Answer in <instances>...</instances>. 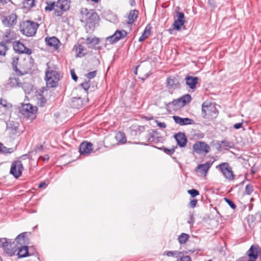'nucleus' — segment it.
Segmentation results:
<instances>
[{
  "mask_svg": "<svg viewBox=\"0 0 261 261\" xmlns=\"http://www.w3.org/2000/svg\"><path fill=\"white\" fill-rule=\"evenodd\" d=\"M248 261H255V259H252L249 260Z\"/></svg>",
  "mask_w": 261,
  "mask_h": 261,
  "instance_id": "obj_64",
  "label": "nucleus"
},
{
  "mask_svg": "<svg viewBox=\"0 0 261 261\" xmlns=\"http://www.w3.org/2000/svg\"><path fill=\"white\" fill-rule=\"evenodd\" d=\"M23 170V167L21 162L16 161L12 164L10 173L15 178H18L21 175Z\"/></svg>",
  "mask_w": 261,
  "mask_h": 261,
  "instance_id": "obj_7",
  "label": "nucleus"
},
{
  "mask_svg": "<svg viewBox=\"0 0 261 261\" xmlns=\"http://www.w3.org/2000/svg\"><path fill=\"white\" fill-rule=\"evenodd\" d=\"M212 164V163L207 162L205 164L198 165L196 168V171L205 176Z\"/></svg>",
  "mask_w": 261,
  "mask_h": 261,
  "instance_id": "obj_15",
  "label": "nucleus"
},
{
  "mask_svg": "<svg viewBox=\"0 0 261 261\" xmlns=\"http://www.w3.org/2000/svg\"><path fill=\"white\" fill-rule=\"evenodd\" d=\"M11 123H12L11 122H9V123L7 124L8 127H11L10 126L11 125Z\"/></svg>",
  "mask_w": 261,
  "mask_h": 261,
  "instance_id": "obj_62",
  "label": "nucleus"
},
{
  "mask_svg": "<svg viewBox=\"0 0 261 261\" xmlns=\"http://www.w3.org/2000/svg\"><path fill=\"white\" fill-rule=\"evenodd\" d=\"M3 23L7 27H11L17 22V16L15 14H11L8 16L2 17Z\"/></svg>",
  "mask_w": 261,
  "mask_h": 261,
  "instance_id": "obj_13",
  "label": "nucleus"
},
{
  "mask_svg": "<svg viewBox=\"0 0 261 261\" xmlns=\"http://www.w3.org/2000/svg\"><path fill=\"white\" fill-rule=\"evenodd\" d=\"M38 27L39 24L37 23L30 20L24 21L20 25L21 32L28 37L34 36Z\"/></svg>",
  "mask_w": 261,
  "mask_h": 261,
  "instance_id": "obj_3",
  "label": "nucleus"
},
{
  "mask_svg": "<svg viewBox=\"0 0 261 261\" xmlns=\"http://www.w3.org/2000/svg\"><path fill=\"white\" fill-rule=\"evenodd\" d=\"M177 261H192L190 256H185L180 257Z\"/></svg>",
  "mask_w": 261,
  "mask_h": 261,
  "instance_id": "obj_44",
  "label": "nucleus"
},
{
  "mask_svg": "<svg viewBox=\"0 0 261 261\" xmlns=\"http://www.w3.org/2000/svg\"><path fill=\"white\" fill-rule=\"evenodd\" d=\"M143 33L148 36L150 34V28H148V26H147Z\"/></svg>",
  "mask_w": 261,
  "mask_h": 261,
  "instance_id": "obj_55",
  "label": "nucleus"
},
{
  "mask_svg": "<svg viewBox=\"0 0 261 261\" xmlns=\"http://www.w3.org/2000/svg\"><path fill=\"white\" fill-rule=\"evenodd\" d=\"M118 144H124L126 142V138L123 133L119 132L115 136Z\"/></svg>",
  "mask_w": 261,
  "mask_h": 261,
  "instance_id": "obj_27",
  "label": "nucleus"
},
{
  "mask_svg": "<svg viewBox=\"0 0 261 261\" xmlns=\"http://www.w3.org/2000/svg\"><path fill=\"white\" fill-rule=\"evenodd\" d=\"M92 144L90 142H83L79 147V151L82 155H88L92 150Z\"/></svg>",
  "mask_w": 261,
  "mask_h": 261,
  "instance_id": "obj_11",
  "label": "nucleus"
},
{
  "mask_svg": "<svg viewBox=\"0 0 261 261\" xmlns=\"http://www.w3.org/2000/svg\"><path fill=\"white\" fill-rule=\"evenodd\" d=\"M165 253L168 256H174L175 257H178L179 256L180 252L177 251H168L166 252Z\"/></svg>",
  "mask_w": 261,
  "mask_h": 261,
  "instance_id": "obj_34",
  "label": "nucleus"
},
{
  "mask_svg": "<svg viewBox=\"0 0 261 261\" xmlns=\"http://www.w3.org/2000/svg\"><path fill=\"white\" fill-rule=\"evenodd\" d=\"M39 159H42L44 161H48L49 160V156L48 155H45L44 156H40L39 158Z\"/></svg>",
  "mask_w": 261,
  "mask_h": 261,
  "instance_id": "obj_57",
  "label": "nucleus"
},
{
  "mask_svg": "<svg viewBox=\"0 0 261 261\" xmlns=\"http://www.w3.org/2000/svg\"><path fill=\"white\" fill-rule=\"evenodd\" d=\"M96 71H93L86 74V76L89 79H91L94 78L96 76Z\"/></svg>",
  "mask_w": 261,
  "mask_h": 261,
  "instance_id": "obj_42",
  "label": "nucleus"
},
{
  "mask_svg": "<svg viewBox=\"0 0 261 261\" xmlns=\"http://www.w3.org/2000/svg\"><path fill=\"white\" fill-rule=\"evenodd\" d=\"M70 0H58L54 2H46L47 6L45 7V11L54 10V14L56 16H61L63 13L70 8Z\"/></svg>",
  "mask_w": 261,
  "mask_h": 261,
  "instance_id": "obj_1",
  "label": "nucleus"
},
{
  "mask_svg": "<svg viewBox=\"0 0 261 261\" xmlns=\"http://www.w3.org/2000/svg\"><path fill=\"white\" fill-rule=\"evenodd\" d=\"M218 167L219 168L220 170L226 178L229 180L233 179L234 175L231 168L227 163H222L217 166V168Z\"/></svg>",
  "mask_w": 261,
  "mask_h": 261,
  "instance_id": "obj_6",
  "label": "nucleus"
},
{
  "mask_svg": "<svg viewBox=\"0 0 261 261\" xmlns=\"http://www.w3.org/2000/svg\"><path fill=\"white\" fill-rule=\"evenodd\" d=\"M172 103L174 106H176L178 107H182V106H180L181 105V101L180 100V99H177L175 100H174L172 101Z\"/></svg>",
  "mask_w": 261,
  "mask_h": 261,
  "instance_id": "obj_43",
  "label": "nucleus"
},
{
  "mask_svg": "<svg viewBox=\"0 0 261 261\" xmlns=\"http://www.w3.org/2000/svg\"><path fill=\"white\" fill-rule=\"evenodd\" d=\"M84 49L83 46L81 45H79L76 48V51L78 52L77 56L81 57L84 56L86 53H84Z\"/></svg>",
  "mask_w": 261,
  "mask_h": 261,
  "instance_id": "obj_35",
  "label": "nucleus"
},
{
  "mask_svg": "<svg viewBox=\"0 0 261 261\" xmlns=\"http://www.w3.org/2000/svg\"><path fill=\"white\" fill-rule=\"evenodd\" d=\"M188 193L190 194L193 197H194L199 194V192L195 189L189 190L188 191Z\"/></svg>",
  "mask_w": 261,
  "mask_h": 261,
  "instance_id": "obj_38",
  "label": "nucleus"
},
{
  "mask_svg": "<svg viewBox=\"0 0 261 261\" xmlns=\"http://www.w3.org/2000/svg\"><path fill=\"white\" fill-rule=\"evenodd\" d=\"M165 152H167L169 154H172L174 152V149H165Z\"/></svg>",
  "mask_w": 261,
  "mask_h": 261,
  "instance_id": "obj_56",
  "label": "nucleus"
},
{
  "mask_svg": "<svg viewBox=\"0 0 261 261\" xmlns=\"http://www.w3.org/2000/svg\"><path fill=\"white\" fill-rule=\"evenodd\" d=\"M45 42L50 46H53L54 48H57L58 44L60 42L58 39L55 37H46L45 38Z\"/></svg>",
  "mask_w": 261,
  "mask_h": 261,
  "instance_id": "obj_20",
  "label": "nucleus"
},
{
  "mask_svg": "<svg viewBox=\"0 0 261 261\" xmlns=\"http://www.w3.org/2000/svg\"><path fill=\"white\" fill-rule=\"evenodd\" d=\"M0 104L2 105L4 107H7V102L5 100H3L2 99H0Z\"/></svg>",
  "mask_w": 261,
  "mask_h": 261,
  "instance_id": "obj_54",
  "label": "nucleus"
},
{
  "mask_svg": "<svg viewBox=\"0 0 261 261\" xmlns=\"http://www.w3.org/2000/svg\"><path fill=\"white\" fill-rule=\"evenodd\" d=\"M37 111V108L30 103L22 104L21 106L19 108L20 113L31 119H34L36 117L35 114Z\"/></svg>",
  "mask_w": 261,
  "mask_h": 261,
  "instance_id": "obj_5",
  "label": "nucleus"
},
{
  "mask_svg": "<svg viewBox=\"0 0 261 261\" xmlns=\"http://www.w3.org/2000/svg\"><path fill=\"white\" fill-rule=\"evenodd\" d=\"M167 83L169 88H175L177 87L178 81L175 77H169L167 80Z\"/></svg>",
  "mask_w": 261,
  "mask_h": 261,
  "instance_id": "obj_26",
  "label": "nucleus"
},
{
  "mask_svg": "<svg viewBox=\"0 0 261 261\" xmlns=\"http://www.w3.org/2000/svg\"><path fill=\"white\" fill-rule=\"evenodd\" d=\"M19 58L17 57H14L12 58V66L13 68V69L16 71V72L17 73L18 72H20L18 69H17V64L18 62Z\"/></svg>",
  "mask_w": 261,
  "mask_h": 261,
  "instance_id": "obj_31",
  "label": "nucleus"
},
{
  "mask_svg": "<svg viewBox=\"0 0 261 261\" xmlns=\"http://www.w3.org/2000/svg\"><path fill=\"white\" fill-rule=\"evenodd\" d=\"M13 149L12 148H8L3 145V147H2V150H1L0 152H3V153H11V152H13Z\"/></svg>",
  "mask_w": 261,
  "mask_h": 261,
  "instance_id": "obj_40",
  "label": "nucleus"
},
{
  "mask_svg": "<svg viewBox=\"0 0 261 261\" xmlns=\"http://www.w3.org/2000/svg\"><path fill=\"white\" fill-rule=\"evenodd\" d=\"M197 203V200L196 199H193L190 201L189 205L191 207L194 208L196 206Z\"/></svg>",
  "mask_w": 261,
  "mask_h": 261,
  "instance_id": "obj_46",
  "label": "nucleus"
},
{
  "mask_svg": "<svg viewBox=\"0 0 261 261\" xmlns=\"http://www.w3.org/2000/svg\"><path fill=\"white\" fill-rule=\"evenodd\" d=\"M13 245H14V242H13V243H12V246H11V247H8V249L9 250H13L14 251V254H15V252H16L17 250V248H16L14 246H13Z\"/></svg>",
  "mask_w": 261,
  "mask_h": 261,
  "instance_id": "obj_51",
  "label": "nucleus"
},
{
  "mask_svg": "<svg viewBox=\"0 0 261 261\" xmlns=\"http://www.w3.org/2000/svg\"><path fill=\"white\" fill-rule=\"evenodd\" d=\"M174 18L175 21L173 24V28L175 30H179L185 22V15L182 12H176Z\"/></svg>",
  "mask_w": 261,
  "mask_h": 261,
  "instance_id": "obj_9",
  "label": "nucleus"
},
{
  "mask_svg": "<svg viewBox=\"0 0 261 261\" xmlns=\"http://www.w3.org/2000/svg\"><path fill=\"white\" fill-rule=\"evenodd\" d=\"M193 150L198 153H207L210 151V146L205 143L203 142H198L193 146Z\"/></svg>",
  "mask_w": 261,
  "mask_h": 261,
  "instance_id": "obj_10",
  "label": "nucleus"
},
{
  "mask_svg": "<svg viewBox=\"0 0 261 261\" xmlns=\"http://www.w3.org/2000/svg\"><path fill=\"white\" fill-rule=\"evenodd\" d=\"M221 144L226 147H230V144L227 141H222Z\"/></svg>",
  "mask_w": 261,
  "mask_h": 261,
  "instance_id": "obj_50",
  "label": "nucleus"
},
{
  "mask_svg": "<svg viewBox=\"0 0 261 261\" xmlns=\"http://www.w3.org/2000/svg\"><path fill=\"white\" fill-rule=\"evenodd\" d=\"M34 0H24L23 4L26 8H32L34 6Z\"/></svg>",
  "mask_w": 261,
  "mask_h": 261,
  "instance_id": "obj_36",
  "label": "nucleus"
},
{
  "mask_svg": "<svg viewBox=\"0 0 261 261\" xmlns=\"http://www.w3.org/2000/svg\"><path fill=\"white\" fill-rule=\"evenodd\" d=\"M10 1V0H0V3H2L3 4H5L7 3Z\"/></svg>",
  "mask_w": 261,
  "mask_h": 261,
  "instance_id": "obj_60",
  "label": "nucleus"
},
{
  "mask_svg": "<svg viewBox=\"0 0 261 261\" xmlns=\"http://www.w3.org/2000/svg\"><path fill=\"white\" fill-rule=\"evenodd\" d=\"M12 243L11 242H8L7 239L4 242L2 248L4 250V251L9 256H12L14 255V251L12 250H9L8 247H11Z\"/></svg>",
  "mask_w": 261,
  "mask_h": 261,
  "instance_id": "obj_23",
  "label": "nucleus"
},
{
  "mask_svg": "<svg viewBox=\"0 0 261 261\" xmlns=\"http://www.w3.org/2000/svg\"><path fill=\"white\" fill-rule=\"evenodd\" d=\"M13 48L16 52L19 54H25L28 55L32 54L31 50L26 47L23 43L20 42H16L14 43Z\"/></svg>",
  "mask_w": 261,
  "mask_h": 261,
  "instance_id": "obj_12",
  "label": "nucleus"
},
{
  "mask_svg": "<svg viewBox=\"0 0 261 261\" xmlns=\"http://www.w3.org/2000/svg\"><path fill=\"white\" fill-rule=\"evenodd\" d=\"M17 124H15L14 125H13V126H12L11 128L14 129V130H16V129L17 128Z\"/></svg>",
  "mask_w": 261,
  "mask_h": 261,
  "instance_id": "obj_61",
  "label": "nucleus"
},
{
  "mask_svg": "<svg viewBox=\"0 0 261 261\" xmlns=\"http://www.w3.org/2000/svg\"><path fill=\"white\" fill-rule=\"evenodd\" d=\"M199 79L197 77L188 76L186 77V84L191 89H194L198 82Z\"/></svg>",
  "mask_w": 261,
  "mask_h": 261,
  "instance_id": "obj_17",
  "label": "nucleus"
},
{
  "mask_svg": "<svg viewBox=\"0 0 261 261\" xmlns=\"http://www.w3.org/2000/svg\"><path fill=\"white\" fill-rule=\"evenodd\" d=\"M70 72H71V74L72 79L74 81H76L77 80V76H76L74 70L73 69L71 70Z\"/></svg>",
  "mask_w": 261,
  "mask_h": 261,
  "instance_id": "obj_47",
  "label": "nucleus"
},
{
  "mask_svg": "<svg viewBox=\"0 0 261 261\" xmlns=\"http://www.w3.org/2000/svg\"><path fill=\"white\" fill-rule=\"evenodd\" d=\"M29 261H40L39 258L38 256L35 255L33 256L29 260Z\"/></svg>",
  "mask_w": 261,
  "mask_h": 261,
  "instance_id": "obj_53",
  "label": "nucleus"
},
{
  "mask_svg": "<svg viewBox=\"0 0 261 261\" xmlns=\"http://www.w3.org/2000/svg\"><path fill=\"white\" fill-rule=\"evenodd\" d=\"M8 84L11 87H20L21 86V82L18 77H11L9 78Z\"/></svg>",
  "mask_w": 261,
  "mask_h": 261,
  "instance_id": "obj_24",
  "label": "nucleus"
},
{
  "mask_svg": "<svg viewBox=\"0 0 261 261\" xmlns=\"http://www.w3.org/2000/svg\"><path fill=\"white\" fill-rule=\"evenodd\" d=\"M225 201L227 203V204L233 209V210H234L236 208V204L234 203V202L231 201V200L228 199V198H224Z\"/></svg>",
  "mask_w": 261,
  "mask_h": 261,
  "instance_id": "obj_39",
  "label": "nucleus"
},
{
  "mask_svg": "<svg viewBox=\"0 0 261 261\" xmlns=\"http://www.w3.org/2000/svg\"><path fill=\"white\" fill-rule=\"evenodd\" d=\"M202 107V112L203 114L206 115V110H207L208 106L207 105H205V103H203Z\"/></svg>",
  "mask_w": 261,
  "mask_h": 261,
  "instance_id": "obj_45",
  "label": "nucleus"
},
{
  "mask_svg": "<svg viewBox=\"0 0 261 261\" xmlns=\"http://www.w3.org/2000/svg\"><path fill=\"white\" fill-rule=\"evenodd\" d=\"M46 85L49 87H54L60 80V75L56 70L48 69L45 74Z\"/></svg>",
  "mask_w": 261,
  "mask_h": 261,
  "instance_id": "obj_4",
  "label": "nucleus"
},
{
  "mask_svg": "<svg viewBox=\"0 0 261 261\" xmlns=\"http://www.w3.org/2000/svg\"><path fill=\"white\" fill-rule=\"evenodd\" d=\"M138 67H139V66L137 67L136 70L134 71V73H135V74H137V68H138Z\"/></svg>",
  "mask_w": 261,
  "mask_h": 261,
  "instance_id": "obj_63",
  "label": "nucleus"
},
{
  "mask_svg": "<svg viewBox=\"0 0 261 261\" xmlns=\"http://www.w3.org/2000/svg\"><path fill=\"white\" fill-rule=\"evenodd\" d=\"M173 119L175 122L180 125H185L194 124L193 120L188 118H181L178 116H173Z\"/></svg>",
  "mask_w": 261,
  "mask_h": 261,
  "instance_id": "obj_14",
  "label": "nucleus"
},
{
  "mask_svg": "<svg viewBox=\"0 0 261 261\" xmlns=\"http://www.w3.org/2000/svg\"><path fill=\"white\" fill-rule=\"evenodd\" d=\"M189 236L188 234L182 233L178 237V241L180 244H184L189 239Z\"/></svg>",
  "mask_w": 261,
  "mask_h": 261,
  "instance_id": "obj_32",
  "label": "nucleus"
},
{
  "mask_svg": "<svg viewBox=\"0 0 261 261\" xmlns=\"http://www.w3.org/2000/svg\"><path fill=\"white\" fill-rule=\"evenodd\" d=\"M127 35V32L124 30H117L112 36L107 38L106 40L110 43H114L121 39L124 38Z\"/></svg>",
  "mask_w": 261,
  "mask_h": 261,
  "instance_id": "obj_8",
  "label": "nucleus"
},
{
  "mask_svg": "<svg viewBox=\"0 0 261 261\" xmlns=\"http://www.w3.org/2000/svg\"><path fill=\"white\" fill-rule=\"evenodd\" d=\"M156 122L158 126H159V127L164 128L166 127V124L164 122H161L158 121H156Z\"/></svg>",
  "mask_w": 261,
  "mask_h": 261,
  "instance_id": "obj_49",
  "label": "nucleus"
},
{
  "mask_svg": "<svg viewBox=\"0 0 261 261\" xmlns=\"http://www.w3.org/2000/svg\"><path fill=\"white\" fill-rule=\"evenodd\" d=\"M257 246H251L247 252L248 256L250 259H256L257 258Z\"/></svg>",
  "mask_w": 261,
  "mask_h": 261,
  "instance_id": "obj_18",
  "label": "nucleus"
},
{
  "mask_svg": "<svg viewBox=\"0 0 261 261\" xmlns=\"http://www.w3.org/2000/svg\"><path fill=\"white\" fill-rule=\"evenodd\" d=\"M25 232L21 233L15 239L16 242L20 246L25 245L28 243V239L25 237Z\"/></svg>",
  "mask_w": 261,
  "mask_h": 261,
  "instance_id": "obj_25",
  "label": "nucleus"
},
{
  "mask_svg": "<svg viewBox=\"0 0 261 261\" xmlns=\"http://www.w3.org/2000/svg\"><path fill=\"white\" fill-rule=\"evenodd\" d=\"M20 87H22L25 93H30L32 90L33 88L31 84L27 82L21 83V86Z\"/></svg>",
  "mask_w": 261,
  "mask_h": 261,
  "instance_id": "obj_28",
  "label": "nucleus"
},
{
  "mask_svg": "<svg viewBox=\"0 0 261 261\" xmlns=\"http://www.w3.org/2000/svg\"><path fill=\"white\" fill-rule=\"evenodd\" d=\"M221 0H208V4L210 7L213 9H215L217 6L218 4H220Z\"/></svg>",
  "mask_w": 261,
  "mask_h": 261,
  "instance_id": "obj_33",
  "label": "nucleus"
},
{
  "mask_svg": "<svg viewBox=\"0 0 261 261\" xmlns=\"http://www.w3.org/2000/svg\"><path fill=\"white\" fill-rule=\"evenodd\" d=\"M243 123H238L234 124L233 127L234 128L238 129L242 127Z\"/></svg>",
  "mask_w": 261,
  "mask_h": 261,
  "instance_id": "obj_52",
  "label": "nucleus"
},
{
  "mask_svg": "<svg viewBox=\"0 0 261 261\" xmlns=\"http://www.w3.org/2000/svg\"><path fill=\"white\" fill-rule=\"evenodd\" d=\"M7 50L6 42L4 41L0 42V56H5Z\"/></svg>",
  "mask_w": 261,
  "mask_h": 261,
  "instance_id": "obj_30",
  "label": "nucleus"
},
{
  "mask_svg": "<svg viewBox=\"0 0 261 261\" xmlns=\"http://www.w3.org/2000/svg\"><path fill=\"white\" fill-rule=\"evenodd\" d=\"M81 86L85 90H87L90 86V81H88L85 82L84 83L81 84Z\"/></svg>",
  "mask_w": 261,
  "mask_h": 261,
  "instance_id": "obj_41",
  "label": "nucleus"
},
{
  "mask_svg": "<svg viewBox=\"0 0 261 261\" xmlns=\"http://www.w3.org/2000/svg\"><path fill=\"white\" fill-rule=\"evenodd\" d=\"M86 42L89 47H93L99 43V39L96 37L90 36L87 38Z\"/></svg>",
  "mask_w": 261,
  "mask_h": 261,
  "instance_id": "obj_21",
  "label": "nucleus"
},
{
  "mask_svg": "<svg viewBox=\"0 0 261 261\" xmlns=\"http://www.w3.org/2000/svg\"><path fill=\"white\" fill-rule=\"evenodd\" d=\"M253 191V186L251 185H247L245 188V192L248 195H250Z\"/></svg>",
  "mask_w": 261,
  "mask_h": 261,
  "instance_id": "obj_37",
  "label": "nucleus"
},
{
  "mask_svg": "<svg viewBox=\"0 0 261 261\" xmlns=\"http://www.w3.org/2000/svg\"><path fill=\"white\" fill-rule=\"evenodd\" d=\"M148 35H147L145 34H144V33H143V34H142V35L140 36V37L139 39V41L142 42L146 38H147L148 37Z\"/></svg>",
  "mask_w": 261,
  "mask_h": 261,
  "instance_id": "obj_48",
  "label": "nucleus"
},
{
  "mask_svg": "<svg viewBox=\"0 0 261 261\" xmlns=\"http://www.w3.org/2000/svg\"><path fill=\"white\" fill-rule=\"evenodd\" d=\"M6 238H1L0 239V247H2L3 246L4 241H5Z\"/></svg>",
  "mask_w": 261,
  "mask_h": 261,
  "instance_id": "obj_59",
  "label": "nucleus"
},
{
  "mask_svg": "<svg viewBox=\"0 0 261 261\" xmlns=\"http://www.w3.org/2000/svg\"><path fill=\"white\" fill-rule=\"evenodd\" d=\"M180 99V100L181 101V106H184L186 104L189 103L191 100V97L189 94H186L182 97H181Z\"/></svg>",
  "mask_w": 261,
  "mask_h": 261,
  "instance_id": "obj_29",
  "label": "nucleus"
},
{
  "mask_svg": "<svg viewBox=\"0 0 261 261\" xmlns=\"http://www.w3.org/2000/svg\"><path fill=\"white\" fill-rule=\"evenodd\" d=\"M46 186V184L45 182H41L38 186V187L40 188H42Z\"/></svg>",
  "mask_w": 261,
  "mask_h": 261,
  "instance_id": "obj_58",
  "label": "nucleus"
},
{
  "mask_svg": "<svg viewBox=\"0 0 261 261\" xmlns=\"http://www.w3.org/2000/svg\"><path fill=\"white\" fill-rule=\"evenodd\" d=\"M174 138L180 147H182L186 146L187 143V139L184 133H178L174 135Z\"/></svg>",
  "mask_w": 261,
  "mask_h": 261,
  "instance_id": "obj_16",
  "label": "nucleus"
},
{
  "mask_svg": "<svg viewBox=\"0 0 261 261\" xmlns=\"http://www.w3.org/2000/svg\"><path fill=\"white\" fill-rule=\"evenodd\" d=\"M81 21L86 22L87 25L90 29L94 28L98 23L99 17L98 15L92 10L88 11L86 8H82L81 11Z\"/></svg>",
  "mask_w": 261,
  "mask_h": 261,
  "instance_id": "obj_2",
  "label": "nucleus"
},
{
  "mask_svg": "<svg viewBox=\"0 0 261 261\" xmlns=\"http://www.w3.org/2000/svg\"><path fill=\"white\" fill-rule=\"evenodd\" d=\"M19 249L17 252V255L19 258L24 257L30 255L28 250V247L25 245H22L21 247H17Z\"/></svg>",
  "mask_w": 261,
  "mask_h": 261,
  "instance_id": "obj_19",
  "label": "nucleus"
},
{
  "mask_svg": "<svg viewBox=\"0 0 261 261\" xmlns=\"http://www.w3.org/2000/svg\"><path fill=\"white\" fill-rule=\"evenodd\" d=\"M139 14V12L137 10H133L130 11L128 15V24H132L135 20L137 18Z\"/></svg>",
  "mask_w": 261,
  "mask_h": 261,
  "instance_id": "obj_22",
  "label": "nucleus"
}]
</instances>
